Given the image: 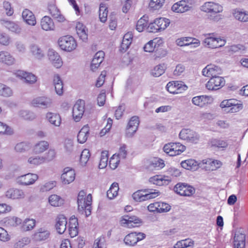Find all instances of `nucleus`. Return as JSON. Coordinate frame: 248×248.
Wrapping results in <instances>:
<instances>
[{
  "label": "nucleus",
  "instance_id": "nucleus-14",
  "mask_svg": "<svg viewBox=\"0 0 248 248\" xmlns=\"http://www.w3.org/2000/svg\"><path fill=\"white\" fill-rule=\"evenodd\" d=\"M141 222V220L137 217L128 215L122 217L120 220L121 226L127 228L137 227Z\"/></svg>",
  "mask_w": 248,
  "mask_h": 248
},
{
  "label": "nucleus",
  "instance_id": "nucleus-27",
  "mask_svg": "<svg viewBox=\"0 0 248 248\" xmlns=\"http://www.w3.org/2000/svg\"><path fill=\"white\" fill-rule=\"evenodd\" d=\"M29 48L31 55L35 59L42 60L45 57V52L38 45L32 44Z\"/></svg>",
  "mask_w": 248,
  "mask_h": 248
},
{
  "label": "nucleus",
  "instance_id": "nucleus-63",
  "mask_svg": "<svg viewBox=\"0 0 248 248\" xmlns=\"http://www.w3.org/2000/svg\"><path fill=\"white\" fill-rule=\"evenodd\" d=\"M56 185V182L55 181L47 182L41 186L40 190L43 192L48 191L54 187Z\"/></svg>",
  "mask_w": 248,
  "mask_h": 248
},
{
  "label": "nucleus",
  "instance_id": "nucleus-1",
  "mask_svg": "<svg viewBox=\"0 0 248 248\" xmlns=\"http://www.w3.org/2000/svg\"><path fill=\"white\" fill-rule=\"evenodd\" d=\"M77 202L79 211L82 214H85L86 217L91 215L92 203V196L91 194L87 195L85 191H80L78 194Z\"/></svg>",
  "mask_w": 248,
  "mask_h": 248
},
{
  "label": "nucleus",
  "instance_id": "nucleus-20",
  "mask_svg": "<svg viewBox=\"0 0 248 248\" xmlns=\"http://www.w3.org/2000/svg\"><path fill=\"white\" fill-rule=\"evenodd\" d=\"M140 121L139 117L133 116L129 120L125 131V136L127 138H131L138 130Z\"/></svg>",
  "mask_w": 248,
  "mask_h": 248
},
{
  "label": "nucleus",
  "instance_id": "nucleus-3",
  "mask_svg": "<svg viewBox=\"0 0 248 248\" xmlns=\"http://www.w3.org/2000/svg\"><path fill=\"white\" fill-rule=\"evenodd\" d=\"M219 107L225 113H235L242 108V104L234 99H225L220 104Z\"/></svg>",
  "mask_w": 248,
  "mask_h": 248
},
{
  "label": "nucleus",
  "instance_id": "nucleus-44",
  "mask_svg": "<svg viewBox=\"0 0 248 248\" xmlns=\"http://www.w3.org/2000/svg\"><path fill=\"white\" fill-rule=\"evenodd\" d=\"M133 36L131 32H127L124 36L121 45L120 50L124 52L129 48L132 41Z\"/></svg>",
  "mask_w": 248,
  "mask_h": 248
},
{
  "label": "nucleus",
  "instance_id": "nucleus-59",
  "mask_svg": "<svg viewBox=\"0 0 248 248\" xmlns=\"http://www.w3.org/2000/svg\"><path fill=\"white\" fill-rule=\"evenodd\" d=\"M108 153L107 151H102L101 153L99 168H105L108 165Z\"/></svg>",
  "mask_w": 248,
  "mask_h": 248
},
{
  "label": "nucleus",
  "instance_id": "nucleus-23",
  "mask_svg": "<svg viewBox=\"0 0 248 248\" xmlns=\"http://www.w3.org/2000/svg\"><path fill=\"white\" fill-rule=\"evenodd\" d=\"M76 173L74 170L67 167L63 169L61 179L63 184L68 185L75 179Z\"/></svg>",
  "mask_w": 248,
  "mask_h": 248
},
{
  "label": "nucleus",
  "instance_id": "nucleus-24",
  "mask_svg": "<svg viewBox=\"0 0 248 248\" xmlns=\"http://www.w3.org/2000/svg\"><path fill=\"white\" fill-rule=\"evenodd\" d=\"M221 70L218 66L214 64H209L204 67L202 71L203 76L206 77H215L221 74Z\"/></svg>",
  "mask_w": 248,
  "mask_h": 248
},
{
  "label": "nucleus",
  "instance_id": "nucleus-37",
  "mask_svg": "<svg viewBox=\"0 0 248 248\" xmlns=\"http://www.w3.org/2000/svg\"><path fill=\"white\" fill-rule=\"evenodd\" d=\"M49 144L46 140H41L36 142L33 146V151L35 154L39 155L46 151L49 147Z\"/></svg>",
  "mask_w": 248,
  "mask_h": 248
},
{
  "label": "nucleus",
  "instance_id": "nucleus-38",
  "mask_svg": "<svg viewBox=\"0 0 248 248\" xmlns=\"http://www.w3.org/2000/svg\"><path fill=\"white\" fill-rule=\"evenodd\" d=\"M181 165L186 170H196L200 167V162L198 163L193 159H188L182 161L181 163Z\"/></svg>",
  "mask_w": 248,
  "mask_h": 248
},
{
  "label": "nucleus",
  "instance_id": "nucleus-35",
  "mask_svg": "<svg viewBox=\"0 0 248 248\" xmlns=\"http://www.w3.org/2000/svg\"><path fill=\"white\" fill-rule=\"evenodd\" d=\"M170 181L169 177L164 175H155L149 179L151 183L159 186L167 185Z\"/></svg>",
  "mask_w": 248,
  "mask_h": 248
},
{
  "label": "nucleus",
  "instance_id": "nucleus-40",
  "mask_svg": "<svg viewBox=\"0 0 248 248\" xmlns=\"http://www.w3.org/2000/svg\"><path fill=\"white\" fill-rule=\"evenodd\" d=\"M245 235L244 233L237 232L234 237L233 248H245Z\"/></svg>",
  "mask_w": 248,
  "mask_h": 248
},
{
  "label": "nucleus",
  "instance_id": "nucleus-6",
  "mask_svg": "<svg viewBox=\"0 0 248 248\" xmlns=\"http://www.w3.org/2000/svg\"><path fill=\"white\" fill-rule=\"evenodd\" d=\"M170 20L165 17H160L155 20L154 23L150 24L148 27L149 32H155L163 31L170 25Z\"/></svg>",
  "mask_w": 248,
  "mask_h": 248
},
{
  "label": "nucleus",
  "instance_id": "nucleus-15",
  "mask_svg": "<svg viewBox=\"0 0 248 248\" xmlns=\"http://www.w3.org/2000/svg\"><path fill=\"white\" fill-rule=\"evenodd\" d=\"M192 7L191 0H182L175 3L171 7L173 12L183 13L189 11Z\"/></svg>",
  "mask_w": 248,
  "mask_h": 248
},
{
  "label": "nucleus",
  "instance_id": "nucleus-33",
  "mask_svg": "<svg viewBox=\"0 0 248 248\" xmlns=\"http://www.w3.org/2000/svg\"><path fill=\"white\" fill-rule=\"evenodd\" d=\"M104 56L105 53L102 51H99L95 53L91 64L92 71H94L99 67L104 60Z\"/></svg>",
  "mask_w": 248,
  "mask_h": 248
},
{
  "label": "nucleus",
  "instance_id": "nucleus-9",
  "mask_svg": "<svg viewBox=\"0 0 248 248\" xmlns=\"http://www.w3.org/2000/svg\"><path fill=\"white\" fill-rule=\"evenodd\" d=\"M159 195V192L155 190L145 191L138 190L134 192L132 195L133 199L137 202L144 201L149 199H154L157 197Z\"/></svg>",
  "mask_w": 248,
  "mask_h": 248
},
{
  "label": "nucleus",
  "instance_id": "nucleus-39",
  "mask_svg": "<svg viewBox=\"0 0 248 248\" xmlns=\"http://www.w3.org/2000/svg\"><path fill=\"white\" fill-rule=\"evenodd\" d=\"M232 14L236 20L243 22H248V12L243 9H235L232 10Z\"/></svg>",
  "mask_w": 248,
  "mask_h": 248
},
{
  "label": "nucleus",
  "instance_id": "nucleus-13",
  "mask_svg": "<svg viewBox=\"0 0 248 248\" xmlns=\"http://www.w3.org/2000/svg\"><path fill=\"white\" fill-rule=\"evenodd\" d=\"M14 75L21 80H23L26 83L33 84L37 80V77L31 72L18 70L14 72Z\"/></svg>",
  "mask_w": 248,
  "mask_h": 248
},
{
  "label": "nucleus",
  "instance_id": "nucleus-61",
  "mask_svg": "<svg viewBox=\"0 0 248 248\" xmlns=\"http://www.w3.org/2000/svg\"><path fill=\"white\" fill-rule=\"evenodd\" d=\"M19 115L25 120H32L36 117L35 114L27 110H21L19 111Z\"/></svg>",
  "mask_w": 248,
  "mask_h": 248
},
{
  "label": "nucleus",
  "instance_id": "nucleus-22",
  "mask_svg": "<svg viewBox=\"0 0 248 248\" xmlns=\"http://www.w3.org/2000/svg\"><path fill=\"white\" fill-rule=\"evenodd\" d=\"M174 189L177 194L183 196H190L195 192V189L193 187L185 184H177Z\"/></svg>",
  "mask_w": 248,
  "mask_h": 248
},
{
  "label": "nucleus",
  "instance_id": "nucleus-4",
  "mask_svg": "<svg viewBox=\"0 0 248 248\" xmlns=\"http://www.w3.org/2000/svg\"><path fill=\"white\" fill-rule=\"evenodd\" d=\"M186 149V146L179 142H170L166 144L163 147L164 152L171 156L179 155Z\"/></svg>",
  "mask_w": 248,
  "mask_h": 248
},
{
  "label": "nucleus",
  "instance_id": "nucleus-53",
  "mask_svg": "<svg viewBox=\"0 0 248 248\" xmlns=\"http://www.w3.org/2000/svg\"><path fill=\"white\" fill-rule=\"evenodd\" d=\"M31 144L29 142H21L17 143L15 148L16 152L18 153H23L30 149Z\"/></svg>",
  "mask_w": 248,
  "mask_h": 248
},
{
  "label": "nucleus",
  "instance_id": "nucleus-19",
  "mask_svg": "<svg viewBox=\"0 0 248 248\" xmlns=\"http://www.w3.org/2000/svg\"><path fill=\"white\" fill-rule=\"evenodd\" d=\"M225 80L218 76L211 78L206 84V88L208 90H217L224 86Z\"/></svg>",
  "mask_w": 248,
  "mask_h": 248
},
{
  "label": "nucleus",
  "instance_id": "nucleus-54",
  "mask_svg": "<svg viewBox=\"0 0 248 248\" xmlns=\"http://www.w3.org/2000/svg\"><path fill=\"white\" fill-rule=\"evenodd\" d=\"M148 17L143 16L137 22L136 25V30L139 32H142L147 27L148 24Z\"/></svg>",
  "mask_w": 248,
  "mask_h": 248
},
{
  "label": "nucleus",
  "instance_id": "nucleus-21",
  "mask_svg": "<svg viewBox=\"0 0 248 248\" xmlns=\"http://www.w3.org/2000/svg\"><path fill=\"white\" fill-rule=\"evenodd\" d=\"M6 198L12 200H21L26 197L23 190L17 188H10L5 192Z\"/></svg>",
  "mask_w": 248,
  "mask_h": 248
},
{
  "label": "nucleus",
  "instance_id": "nucleus-43",
  "mask_svg": "<svg viewBox=\"0 0 248 248\" xmlns=\"http://www.w3.org/2000/svg\"><path fill=\"white\" fill-rule=\"evenodd\" d=\"M46 118L51 124L55 126H59L61 124L62 119L59 114L49 112L46 113Z\"/></svg>",
  "mask_w": 248,
  "mask_h": 248
},
{
  "label": "nucleus",
  "instance_id": "nucleus-62",
  "mask_svg": "<svg viewBox=\"0 0 248 248\" xmlns=\"http://www.w3.org/2000/svg\"><path fill=\"white\" fill-rule=\"evenodd\" d=\"M13 133V131L10 126L0 121V134L11 135Z\"/></svg>",
  "mask_w": 248,
  "mask_h": 248
},
{
  "label": "nucleus",
  "instance_id": "nucleus-18",
  "mask_svg": "<svg viewBox=\"0 0 248 248\" xmlns=\"http://www.w3.org/2000/svg\"><path fill=\"white\" fill-rule=\"evenodd\" d=\"M85 111V102L78 100L73 108V118L75 121L79 122L82 118Z\"/></svg>",
  "mask_w": 248,
  "mask_h": 248
},
{
  "label": "nucleus",
  "instance_id": "nucleus-48",
  "mask_svg": "<svg viewBox=\"0 0 248 248\" xmlns=\"http://www.w3.org/2000/svg\"><path fill=\"white\" fill-rule=\"evenodd\" d=\"M162 43V40L160 38H155L153 40L150 41L145 45L143 47L144 50L145 52H152L156 47L157 44H161Z\"/></svg>",
  "mask_w": 248,
  "mask_h": 248
},
{
  "label": "nucleus",
  "instance_id": "nucleus-47",
  "mask_svg": "<svg viewBox=\"0 0 248 248\" xmlns=\"http://www.w3.org/2000/svg\"><path fill=\"white\" fill-rule=\"evenodd\" d=\"M119 190V187L118 184L116 182L112 183L109 189L107 191V195L108 198L110 200L116 198L118 195Z\"/></svg>",
  "mask_w": 248,
  "mask_h": 248
},
{
  "label": "nucleus",
  "instance_id": "nucleus-31",
  "mask_svg": "<svg viewBox=\"0 0 248 248\" xmlns=\"http://www.w3.org/2000/svg\"><path fill=\"white\" fill-rule=\"evenodd\" d=\"M16 62L14 57L8 51L1 50L0 51V63L11 66Z\"/></svg>",
  "mask_w": 248,
  "mask_h": 248
},
{
  "label": "nucleus",
  "instance_id": "nucleus-49",
  "mask_svg": "<svg viewBox=\"0 0 248 248\" xmlns=\"http://www.w3.org/2000/svg\"><path fill=\"white\" fill-rule=\"evenodd\" d=\"M36 224V221L33 218H26L22 223L21 228L24 231H29L32 230Z\"/></svg>",
  "mask_w": 248,
  "mask_h": 248
},
{
  "label": "nucleus",
  "instance_id": "nucleus-46",
  "mask_svg": "<svg viewBox=\"0 0 248 248\" xmlns=\"http://www.w3.org/2000/svg\"><path fill=\"white\" fill-rule=\"evenodd\" d=\"M48 202L52 206H61L64 203V200L56 194L50 195L48 198Z\"/></svg>",
  "mask_w": 248,
  "mask_h": 248
},
{
  "label": "nucleus",
  "instance_id": "nucleus-50",
  "mask_svg": "<svg viewBox=\"0 0 248 248\" xmlns=\"http://www.w3.org/2000/svg\"><path fill=\"white\" fill-rule=\"evenodd\" d=\"M108 14V7L106 4L101 3L100 4L99 10V17L101 22L105 23L107 21Z\"/></svg>",
  "mask_w": 248,
  "mask_h": 248
},
{
  "label": "nucleus",
  "instance_id": "nucleus-52",
  "mask_svg": "<svg viewBox=\"0 0 248 248\" xmlns=\"http://www.w3.org/2000/svg\"><path fill=\"white\" fill-rule=\"evenodd\" d=\"M49 232L47 230L41 228L34 234L36 240L39 241L45 240L48 238Z\"/></svg>",
  "mask_w": 248,
  "mask_h": 248
},
{
  "label": "nucleus",
  "instance_id": "nucleus-42",
  "mask_svg": "<svg viewBox=\"0 0 248 248\" xmlns=\"http://www.w3.org/2000/svg\"><path fill=\"white\" fill-rule=\"evenodd\" d=\"M90 131V128L88 125H84L79 131L77 140L78 142L81 144L85 143L88 139Z\"/></svg>",
  "mask_w": 248,
  "mask_h": 248
},
{
  "label": "nucleus",
  "instance_id": "nucleus-34",
  "mask_svg": "<svg viewBox=\"0 0 248 248\" xmlns=\"http://www.w3.org/2000/svg\"><path fill=\"white\" fill-rule=\"evenodd\" d=\"M76 30L79 38L83 41H87L88 39V30L85 26L81 22H77Z\"/></svg>",
  "mask_w": 248,
  "mask_h": 248
},
{
  "label": "nucleus",
  "instance_id": "nucleus-2",
  "mask_svg": "<svg viewBox=\"0 0 248 248\" xmlns=\"http://www.w3.org/2000/svg\"><path fill=\"white\" fill-rule=\"evenodd\" d=\"M58 43L61 49L68 52H72L77 47V41L70 35L61 37L58 40Z\"/></svg>",
  "mask_w": 248,
  "mask_h": 248
},
{
  "label": "nucleus",
  "instance_id": "nucleus-8",
  "mask_svg": "<svg viewBox=\"0 0 248 248\" xmlns=\"http://www.w3.org/2000/svg\"><path fill=\"white\" fill-rule=\"evenodd\" d=\"M180 138L187 142L197 143L200 140V136L195 131L190 129H183L179 133Z\"/></svg>",
  "mask_w": 248,
  "mask_h": 248
},
{
  "label": "nucleus",
  "instance_id": "nucleus-58",
  "mask_svg": "<svg viewBox=\"0 0 248 248\" xmlns=\"http://www.w3.org/2000/svg\"><path fill=\"white\" fill-rule=\"evenodd\" d=\"M93 248H107L105 238L104 236H100L96 239L94 241Z\"/></svg>",
  "mask_w": 248,
  "mask_h": 248
},
{
  "label": "nucleus",
  "instance_id": "nucleus-11",
  "mask_svg": "<svg viewBox=\"0 0 248 248\" xmlns=\"http://www.w3.org/2000/svg\"><path fill=\"white\" fill-rule=\"evenodd\" d=\"M222 165L221 161L212 158H206L200 162V168L208 171L216 170Z\"/></svg>",
  "mask_w": 248,
  "mask_h": 248
},
{
  "label": "nucleus",
  "instance_id": "nucleus-60",
  "mask_svg": "<svg viewBox=\"0 0 248 248\" xmlns=\"http://www.w3.org/2000/svg\"><path fill=\"white\" fill-rule=\"evenodd\" d=\"M30 239L28 237L19 239L14 245V248H23L30 243Z\"/></svg>",
  "mask_w": 248,
  "mask_h": 248
},
{
  "label": "nucleus",
  "instance_id": "nucleus-55",
  "mask_svg": "<svg viewBox=\"0 0 248 248\" xmlns=\"http://www.w3.org/2000/svg\"><path fill=\"white\" fill-rule=\"evenodd\" d=\"M150 166L156 170H160L165 166V164L163 160L155 157L150 161Z\"/></svg>",
  "mask_w": 248,
  "mask_h": 248
},
{
  "label": "nucleus",
  "instance_id": "nucleus-56",
  "mask_svg": "<svg viewBox=\"0 0 248 248\" xmlns=\"http://www.w3.org/2000/svg\"><path fill=\"white\" fill-rule=\"evenodd\" d=\"M91 156V154L90 151L87 149H84L81 154L80 158V163L83 166H85L88 161H89Z\"/></svg>",
  "mask_w": 248,
  "mask_h": 248
},
{
  "label": "nucleus",
  "instance_id": "nucleus-5",
  "mask_svg": "<svg viewBox=\"0 0 248 248\" xmlns=\"http://www.w3.org/2000/svg\"><path fill=\"white\" fill-rule=\"evenodd\" d=\"M226 42L224 39L215 37L213 35L209 34L206 35V37L203 41V45L205 47L214 49L223 46Z\"/></svg>",
  "mask_w": 248,
  "mask_h": 248
},
{
  "label": "nucleus",
  "instance_id": "nucleus-36",
  "mask_svg": "<svg viewBox=\"0 0 248 248\" xmlns=\"http://www.w3.org/2000/svg\"><path fill=\"white\" fill-rule=\"evenodd\" d=\"M67 219L63 215H59L57 218L56 228L60 234L63 233L66 229Z\"/></svg>",
  "mask_w": 248,
  "mask_h": 248
},
{
  "label": "nucleus",
  "instance_id": "nucleus-64",
  "mask_svg": "<svg viewBox=\"0 0 248 248\" xmlns=\"http://www.w3.org/2000/svg\"><path fill=\"white\" fill-rule=\"evenodd\" d=\"M165 67L164 65L159 64L155 66L152 71V74L155 77H158L165 72Z\"/></svg>",
  "mask_w": 248,
  "mask_h": 248
},
{
  "label": "nucleus",
  "instance_id": "nucleus-26",
  "mask_svg": "<svg viewBox=\"0 0 248 248\" xmlns=\"http://www.w3.org/2000/svg\"><path fill=\"white\" fill-rule=\"evenodd\" d=\"M48 60L56 68H61L63 62L60 55L53 50H49L48 52Z\"/></svg>",
  "mask_w": 248,
  "mask_h": 248
},
{
  "label": "nucleus",
  "instance_id": "nucleus-16",
  "mask_svg": "<svg viewBox=\"0 0 248 248\" xmlns=\"http://www.w3.org/2000/svg\"><path fill=\"white\" fill-rule=\"evenodd\" d=\"M202 11L205 13L213 14H218L222 12L223 11V6L220 4L213 1H208L205 2L201 8Z\"/></svg>",
  "mask_w": 248,
  "mask_h": 248
},
{
  "label": "nucleus",
  "instance_id": "nucleus-12",
  "mask_svg": "<svg viewBox=\"0 0 248 248\" xmlns=\"http://www.w3.org/2000/svg\"><path fill=\"white\" fill-rule=\"evenodd\" d=\"M146 237V235L142 232H132L127 234L124 239L125 245L129 247H134L137 243Z\"/></svg>",
  "mask_w": 248,
  "mask_h": 248
},
{
  "label": "nucleus",
  "instance_id": "nucleus-41",
  "mask_svg": "<svg viewBox=\"0 0 248 248\" xmlns=\"http://www.w3.org/2000/svg\"><path fill=\"white\" fill-rule=\"evenodd\" d=\"M2 25L9 31L16 34H19L21 31V28L17 23L11 21L3 20Z\"/></svg>",
  "mask_w": 248,
  "mask_h": 248
},
{
  "label": "nucleus",
  "instance_id": "nucleus-57",
  "mask_svg": "<svg viewBox=\"0 0 248 248\" xmlns=\"http://www.w3.org/2000/svg\"><path fill=\"white\" fill-rule=\"evenodd\" d=\"M5 223L9 227H16L22 223V220L15 217H10L7 218Z\"/></svg>",
  "mask_w": 248,
  "mask_h": 248
},
{
  "label": "nucleus",
  "instance_id": "nucleus-32",
  "mask_svg": "<svg viewBox=\"0 0 248 248\" xmlns=\"http://www.w3.org/2000/svg\"><path fill=\"white\" fill-rule=\"evenodd\" d=\"M22 17L24 21L29 25L34 26L36 24V20L33 13L28 9H25L22 13Z\"/></svg>",
  "mask_w": 248,
  "mask_h": 248
},
{
  "label": "nucleus",
  "instance_id": "nucleus-30",
  "mask_svg": "<svg viewBox=\"0 0 248 248\" xmlns=\"http://www.w3.org/2000/svg\"><path fill=\"white\" fill-rule=\"evenodd\" d=\"M41 29L45 31H53L55 30V25L53 19L48 16H44L40 20Z\"/></svg>",
  "mask_w": 248,
  "mask_h": 248
},
{
  "label": "nucleus",
  "instance_id": "nucleus-51",
  "mask_svg": "<svg viewBox=\"0 0 248 248\" xmlns=\"http://www.w3.org/2000/svg\"><path fill=\"white\" fill-rule=\"evenodd\" d=\"M13 95V90L7 85L0 83V96L10 97Z\"/></svg>",
  "mask_w": 248,
  "mask_h": 248
},
{
  "label": "nucleus",
  "instance_id": "nucleus-10",
  "mask_svg": "<svg viewBox=\"0 0 248 248\" xmlns=\"http://www.w3.org/2000/svg\"><path fill=\"white\" fill-rule=\"evenodd\" d=\"M166 88L167 91L172 94L182 93L187 89V86L181 81H171L169 82Z\"/></svg>",
  "mask_w": 248,
  "mask_h": 248
},
{
  "label": "nucleus",
  "instance_id": "nucleus-25",
  "mask_svg": "<svg viewBox=\"0 0 248 248\" xmlns=\"http://www.w3.org/2000/svg\"><path fill=\"white\" fill-rule=\"evenodd\" d=\"M213 98L207 95H199L192 98V103L200 108H203L213 102Z\"/></svg>",
  "mask_w": 248,
  "mask_h": 248
},
{
  "label": "nucleus",
  "instance_id": "nucleus-7",
  "mask_svg": "<svg viewBox=\"0 0 248 248\" xmlns=\"http://www.w3.org/2000/svg\"><path fill=\"white\" fill-rule=\"evenodd\" d=\"M38 179V175L33 173H28L16 178V184L19 186H29L33 185Z\"/></svg>",
  "mask_w": 248,
  "mask_h": 248
},
{
  "label": "nucleus",
  "instance_id": "nucleus-17",
  "mask_svg": "<svg viewBox=\"0 0 248 248\" xmlns=\"http://www.w3.org/2000/svg\"><path fill=\"white\" fill-rule=\"evenodd\" d=\"M31 104L34 107L48 108L52 106V99L45 96H38L32 100Z\"/></svg>",
  "mask_w": 248,
  "mask_h": 248
},
{
  "label": "nucleus",
  "instance_id": "nucleus-45",
  "mask_svg": "<svg viewBox=\"0 0 248 248\" xmlns=\"http://www.w3.org/2000/svg\"><path fill=\"white\" fill-rule=\"evenodd\" d=\"M194 242L190 238H186L177 242L174 248H193Z\"/></svg>",
  "mask_w": 248,
  "mask_h": 248
},
{
  "label": "nucleus",
  "instance_id": "nucleus-28",
  "mask_svg": "<svg viewBox=\"0 0 248 248\" xmlns=\"http://www.w3.org/2000/svg\"><path fill=\"white\" fill-rule=\"evenodd\" d=\"M176 43L180 46L194 45V47H198L200 45V41L198 39L189 37L178 38L176 40Z\"/></svg>",
  "mask_w": 248,
  "mask_h": 248
},
{
  "label": "nucleus",
  "instance_id": "nucleus-29",
  "mask_svg": "<svg viewBox=\"0 0 248 248\" xmlns=\"http://www.w3.org/2000/svg\"><path fill=\"white\" fill-rule=\"evenodd\" d=\"M45 162V157L35 154L29 156L27 160V164L31 168H35L42 164Z\"/></svg>",
  "mask_w": 248,
  "mask_h": 248
}]
</instances>
